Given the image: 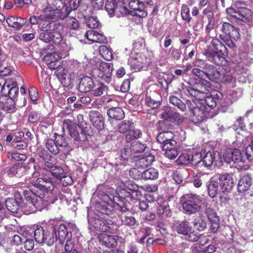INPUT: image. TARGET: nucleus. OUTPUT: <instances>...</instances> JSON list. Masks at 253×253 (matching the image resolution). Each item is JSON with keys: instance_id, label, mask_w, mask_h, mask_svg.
Here are the masks:
<instances>
[{"instance_id": "24", "label": "nucleus", "mask_w": 253, "mask_h": 253, "mask_svg": "<svg viewBox=\"0 0 253 253\" xmlns=\"http://www.w3.org/2000/svg\"><path fill=\"white\" fill-rule=\"evenodd\" d=\"M55 141L59 148L60 151L63 152L65 154H69L70 152L72 150L71 147L67 142L65 138L62 135H58L57 133H54Z\"/></svg>"}, {"instance_id": "2", "label": "nucleus", "mask_w": 253, "mask_h": 253, "mask_svg": "<svg viewBox=\"0 0 253 253\" xmlns=\"http://www.w3.org/2000/svg\"><path fill=\"white\" fill-rule=\"evenodd\" d=\"M125 188L120 189L117 196H113L114 206L122 212L129 210L128 205L130 201L138 200L142 197L139 187L133 181H128L125 184Z\"/></svg>"}, {"instance_id": "48", "label": "nucleus", "mask_w": 253, "mask_h": 253, "mask_svg": "<svg viewBox=\"0 0 253 253\" xmlns=\"http://www.w3.org/2000/svg\"><path fill=\"white\" fill-rule=\"evenodd\" d=\"M66 18L65 24L67 28L73 30L79 29L80 23L76 18L73 17H68V16Z\"/></svg>"}, {"instance_id": "36", "label": "nucleus", "mask_w": 253, "mask_h": 253, "mask_svg": "<svg viewBox=\"0 0 253 253\" xmlns=\"http://www.w3.org/2000/svg\"><path fill=\"white\" fill-rule=\"evenodd\" d=\"M216 154L218 155V156L219 155V154L214 151H209L205 154L202 159H201V161L202 160L203 164L206 167L209 168L211 167L215 162V155Z\"/></svg>"}, {"instance_id": "28", "label": "nucleus", "mask_w": 253, "mask_h": 253, "mask_svg": "<svg viewBox=\"0 0 253 253\" xmlns=\"http://www.w3.org/2000/svg\"><path fill=\"white\" fill-rule=\"evenodd\" d=\"M0 107L8 113H13L16 111L15 100L7 97L0 101Z\"/></svg>"}, {"instance_id": "46", "label": "nucleus", "mask_w": 253, "mask_h": 253, "mask_svg": "<svg viewBox=\"0 0 253 253\" xmlns=\"http://www.w3.org/2000/svg\"><path fill=\"white\" fill-rule=\"evenodd\" d=\"M165 156L170 160L174 159V145L172 142H166L163 145Z\"/></svg>"}, {"instance_id": "15", "label": "nucleus", "mask_w": 253, "mask_h": 253, "mask_svg": "<svg viewBox=\"0 0 253 253\" xmlns=\"http://www.w3.org/2000/svg\"><path fill=\"white\" fill-rule=\"evenodd\" d=\"M99 238L102 244L109 248H115L117 247L118 243H123L124 239L118 236L109 235L107 234H99Z\"/></svg>"}, {"instance_id": "12", "label": "nucleus", "mask_w": 253, "mask_h": 253, "mask_svg": "<svg viewBox=\"0 0 253 253\" xmlns=\"http://www.w3.org/2000/svg\"><path fill=\"white\" fill-rule=\"evenodd\" d=\"M32 184L35 188H37L42 192L45 190L53 192L55 188V184L52 181L51 178H38L35 181H32Z\"/></svg>"}, {"instance_id": "4", "label": "nucleus", "mask_w": 253, "mask_h": 253, "mask_svg": "<svg viewBox=\"0 0 253 253\" xmlns=\"http://www.w3.org/2000/svg\"><path fill=\"white\" fill-rule=\"evenodd\" d=\"M89 228L101 232L115 233L117 229L118 226L115 223L114 218L111 216H104L102 217L88 218Z\"/></svg>"}, {"instance_id": "26", "label": "nucleus", "mask_w": 253, "mask_h": 253, "mask_svg": "<svg viewBox=\"0 0 253 253\" xmlns=\"http://www.w3.org/2000/svg\"><path fill=\"white\" fill-rule=\"evenodd\" d=\"M56 233H58V240L61 244H63L65 240L71 239L72 233L71 231H68L66 226L60 224L57 228H55Z\"/></svg>"}, {"instance_id": "30", "label": "nucleus", "mask_w": 253, "mask_h": 253, "mask_svg": "<svg viewBox=\"0 0 253 253\" xmlns=\"http://www.w3.org/2000/svg\"><path fill=\"white\" fill-rule=\"evenodd\" d=\"M211 44L215 51L219 52L222 55H228V51L225 45L218 38L212 37Z\"/></svg>"}, {"instance_id": "59", "label": "nucleus", "mask_w": 253, "mask_h": 253, "mask_svg": "<svg viewBox=\"0 0 253 253\" xmlns=\"http://www.w3.org/2000/svg\"><path fill=\"white\" fill-rule=\"evenodd\" d=\"M58 180H59L62 186L64 187L71 185L73 182L72 177L67 172H65Z\"/></svg>"}, {"instance_id": "53", "label": "nucleus", "mask_w": 253, "mask_h": 253, "mask_svg": "<svg viewBox=\"0 0 253 253\" xmlns=\"http://www.w3.org/2000/svg\"><path fill=\"white\" fill-rule=\"evenodd\" d=\"M83 0H70L69 6H66V16L69 15L72 10H76L81 5Z\"/></svg>"}, {"instance_id": "8", "label": "nucleus", "mask_w": 253, "mask_h": 253, "mask_svg": "<svg viewBox=\"0 0 253 253\" xmlns=\"http://www.w3.org/2000/svg\"><path fill=\"white\" fill-rule=\"evenodd\" d=\"M186 104L193 114L191 120L194 124H200L208 118L209 112L206 107L203 104V103H200V106H195V104H193L190 100H187Z\"/></svg>"}, {"instance_id": "9", "label": "nucleus", "mask_w": 253, "mask_h": 253, "mask_svg": "<svg viewBox=\"0 0 253 253\" xmlns=\"http://www.w3.org/2000/svg\"><path fill=\"white\" fill-rule=\"evenodd\" d=\"M128 62L132 70L138 71L144 66L149 65L150 60L144 53L134 52H131Z\"/></svg>"}, {"instance_id": "57", "label": "nucleus", "mask_w": 253, "mask_h": 253, "mask_svg": "<svg viewBox=\"0 0 253 253\" xmlns=\"http://www.w3.org/2000/svg\"><path fill=\"white\" fill-rule=\"evenodd\" d=\"M14 83V79H9L5 81L2 87L1 90L0 92H1L2 94L5 96V98L7 97V95L8 94V91L9 90L10 87Z\"/></svg>"}, {"instance_id": "14", "label": "nucleus", "mask_w": 253, "mask_h": 253, "mask_svg": "<svg viewBox=\"0 0 253 253\" xmlns=\"http://www.w3.org/2000/svg\"><path fill=\"white\" fill-rule=\"evenodd\" d=\"M129 8L132 10L131 14L140 17H145L147 15L143 2L139 0H131L128 3Z\"/></svg>"}, {"instance_id": "50", "label": "nucleus", "mask_w": 253, "mask_h": 253, "mask_svg": "<svg viewBox=\"0 0 253 253\" xmlns=\"http://www.w3.org/2000/svg\"><path fill=\"white\" fill-rule=\"evenodd\" d=\"M46 148L50 152L54 155H56L60 151L55 140L52 139H48L45 143Z\"/></svg>"}, {"instance_id": "13", "label": "nucleus", "mask_w": 253, "mask_h": 253, "mask_svg": "<svg viewBox=\"0 0 253 253\" xmlns=\"http://www.w3.org/2000/svg\"><path fill=\"white\" fill-rule=\"evenodd\" d=\"M69 132L70 136L78 142H84L86 140V136L84 131L80 126L76 124L68 125Z\"/></svg>"}, {"instance_id": "47", "label": "nucleus", "mask_w": 253, "mask_h": 253, "mask_svg": "<svg viewBox=\"0 0 253 253\" xmlns=\"http://www.w3.org/2000/svg\"><path fill=\"white\" fill-rule=\"evenodd\" d=\"M146 148L145 144L136 141L131 143L129 149L131 154L134 155L143 152Z\"/></svg>"}, {"instance_id": "21", "label": "nucleus", "mask_w": 253, "mask_h": 253, "mask_svg": "<svg viewBox=\"0 0 253 253\" xmlns=\"http://www.w3.org/2000/svg\"><path fill=\"white\" fill-rule=\"evenodd\" d=\"M90 122L94 126L99 130L104 128V122L102 115L97 111L92 110L89 113Z\"/></svg>"}, {"instance_id": "54", "label": "nucleus", "mask_w": 253, "mask_h": 253, "mask_svg": "<svg viewBox=\"0 0 253 253\" xmlns=\"http://www.w3.org/2000/svg\"><path fill=\"white\" fill-rule=\"evenodd\" d=\"M199 100L200 101H204L206 105L211 108H214L217 105L216 100L214 99V97L212 96L211 94L209 95V93L206 94L203 99Z\"/></svg>"}, {"instance_id": "42", "label": "nucleus", "mask_w": 253, "mask_h": 253, "mask_svg": "<svg viewBox=\"0 0 253 253\" xmlns=\"http://www.w3.org/2000/svg\"><path fill=\"white\" fill-rule=\"evenodd\" d=\"M194 227L199 230L203 231L207 227V222L201 215L196 216L192 221Z\"/></svg>"}, {"instance_id": "16", "label": "nucleus", "mask_w": 253, "mask_h": 253, "mask_svg": "<svg viewBox=\"0 0 253 253\" xmlns=\"http://www.w3.org/2000/svg\"><path fill=\"white\" fill-rule=\"evenodd\" d=\"M43 60L48 67L52 70L56 69L61 66V57L57 52L46 54L44 56Z\"/></svg>"}, {"instance_id": "3", "label": "nucleus", "mask_w": 253, "mask_h": 253, "mask_svg": "<svg viewBox=\"0 0 253 253\" xmlns=\"http://www.w3.org/2000/svg\"><path fill=\"white\" fill-rule=\"evenodd\" d=\"M44 15L40 19L63 20L67 17L66 5L64 0H47V5L43 9Z\"/></svg>"}, {"instance_id": "61", "label": "nucleus", "mask_w": 253, "mask_h": 253, "mask_svg": "<svg viewBox=\"0 0 253 253\" xmlns=\"http://www.w3.org/2000/svg\"><path fill=\"white\" fill-rule=\"evenodd\" d=\"M38 156L41 158L45 163H49L51 155L46 150L43 149H39L37 151Z\"/></svg>"}, {"instance_id": "58", "label": "nucleus", "mask_w": 253, "mask_h": 253, "mask_svg": "<svg viewBox=\"0 0 253 253\" xmlns=\"http://www.w3.org/2000/svg\"><path fill=\"white\" fill-rule=\"evenodd\" d=\"M208 19V22L215 21L213 12L209 8H205L202 11V15H200L201 20L203 22L204 16Z\"/></svg>"}, {"instance_id": "40", "label": "nucleus", "mask_w": 253, "mask_h": 253, "mask_svg": "<svg viewBox=\"0 0 253 253\" xmlns=\"http://www.w3.org/2000/svg\"><path fill=\"white\" fill-rule=\"evenodd\" d=\"M40 30L42 32L39 34V39L46 43H50L51 30L47 29V25L41 26Z\"/></svg>"}, {"instance_id": "52", "label": "nucleus", "mask_w": 253, "mask_h": 253, "mask_svg": "<svg viewBox=\"0 0 253 253\" xmlns=\"http://www.w3.org/2000/svg\"><path fill=\"white\" fill-rule=\"evenodd\" d=\"M99 51L101 56L107 61H110L113 59L112 51L107 46L101 45L99 48Z\"/></svg>"}, {"instance_id": "44", "label": "nucleus", "mask_w": 253, "mask_h": 253, "mask_svg": "<svg viewBox=\"0 0 253 253\" xmlns=\"http://www.w3.org/2000/svg\"><path fill=\"white\" fill-rule=\"evenodd\" d=\"M141 135V131L140 129L135 128L134 127H133V128L130 129L126 134V139L127 142H130L140 138Z\"/></svg>"}, {"instance_id": "35", "label": "nucleus", "mask_w": 253, "mask_h": 253, "mask_svg": "<svg viewBox=\"0 0 253 253\" xmlns=\"http://www.w3.org/2000/svg\"><path fill=\"white\" fill-rule=\"evenodd\" d=\"M157 213L159 217H162L164 215L166 217H170L172 215V211L168 203L164 202L157 208Z\"/></svg>"}, {"instance_id": "17", "label": "nucleus", "mask_w": 253, "mask_h": 253, "mask_svg": "<svg viewBox=\"0 0 253 253\" xmlns=\"http://www.w3.org/2000/svg\"><path fill=\"white\" fill-rule=\"evenodd\" d=\"M201 154L200 153H196L192 155L191 159L190 155L187 154H182L175 162L178 165H186L191 162L192 165L197 166L201 163Z\"/></svg>"}, {"instance_id": "32", "label": "nucleus", "mask_w": 253, "mask_h": 253, "mask_svg": "<svg viewBox=\"0 0 253 253\" xmlns=\"http://www.w3.org/2000/svg\"><path fill=\"white\" fill-rule=\"evenodd\" d=\"M107 113L110 118L115 120H121L125 117V113L120 107L111 108L108 110Z\"/></svg>"}, {"instance_id": "27", "label": "nucleus", "mask_w": 253, "mask_h": 253, "mask_svg": "<svg viewBox=\"0 0 253 253\" xmlns=\"http://www.w3.org/2000/svg\"><path fill=\"white\" fill-rule=\"evenodd\" d=\"M93 82L92 79L88 76L83 77L80 82L78 89L82 93H86L91 91L93 87Z\"/></svg>"}, {"instance_id": "64", "label": "nucleus", "mask_w": 253, "mask_h": 253, "mask_svg": "<svg viewBox=\"0 0 253 253\" xmlns=\"http://www.w3.org/2000/svg\"><path fill=\"white\" fill-rule=\"evenodd\" d=\"M162 118L165 120L173 122L174 120V114L172 110L169 107L165 109V112L162 114Z\"/></svg>"}, {"instance_id": "39", "label": "nucleus", "mask_w": 253, "mask_h": 253, "mask_svg": "<svg viewBox=\"0 0 253 253\" xmlns=\"http://www.w3.org/2000/svg\"><path fill=\"white\" fill-rule=\"evenodd\" d=\"M134 127V123L130 120H125L121 122L118 126V129L119 132L125 133L128 132Z\"/></svg>"}, {"instance_id": "20", "label": "nucleus", "mask_w": 253, "mask_h": 253, "mask_svg": "<svg viewBox=\"0 0 253 253\" xmlns=\"http://www.w3.org/2000/svg\"><path fill=\"white\" fill-rule=\"evenodd\" d=\"M223 68H217L210 64L206 71V77L212 82L218 81L221 78V72Z\"/></svg>"}, {"instance_id": "45", "label": "nucleus", "mask_w": 253, "mask_h": 253, "mask_svg": "<svg viewBox=\"0 0 253 253\" xmlns=\"http://www.w3.org/2000/svg\"><path fill=\"white\" fill-rule=\"evenodd\" d=\"M122 225L129 226L134 228L136 224L135 218L132 216L123 215L119 216Z\"/></svg>"}, {"instance_id": "29", "label": "nucleus", "mask_w": 253, "mask_h": 253, "mask_svg": "<svg viewBox=\"0 0 253 253\" xmlns=\"http://www.w3.org/2000/svg\"><path fill=\"white\" fill-rule=\"evenodd\" d=\"M26 22L27 20L25 18L13 16H9L6 19L8 26L14 28L16 30H20L26 23Z\"/></svg>"}, {"instance_id": "33", "label": "nucleus", "mask_w": 253, "mask_h": 253, "mask_svg": "<svg viewBox=\"0 0 253 253\" xmlns=\"http://www.w3.org/2000/svg\"><path fill=\"white\" fill-rule=\"evenodd\" d=\"M251 185V178L248 175H244L239 180L237 189L239 192L243 193L247 191Z\"/></svg>"}, {"instance_id": "60", "label": "nucleus", "mask_w": 253, "mask_h": 253, "mask_svg": "<svg viewBox=\"0 0 253 253\" xmlns=\"http://www.w3.org/2000/svg\"><path fill=\"white\" fill-rule=\"evenodd\" d=\"M232 157V161L236 163L243 161V156L239 149L237 148H230Z\"/></svg>"}, {"instance_id": "22", "label": "nucleus", "mask_w": 253, "mask_h": 253, "mask_svg": "<svg viewBox=\"0 0 253 253\" xmlns=\"http://www.w3.org/2000/svg\"><path fill=\"white\" fill-rule=\"evenodd\" d=\"M113 201L114 200H113ZM114 203L115 201L113 202V206H111L105 201L97 202L95 203V209L97 211L102 213V215H104V216H110L113 213V207L115 208L114 206ZM116 209L118 210L117 208H116Z\"/></svg>"}, {"instance_id": "37", "label": "nucleus", "mask_w": 253, "mask_h": 253, "mask_svg": "<svg viewBox=\"0 0 253 253\" xmlns=\"http://www.w3.org/2000/svg\"><path fill=\"white\" fill-rule=\"evenodd\" d=\"M107 89L106 85L102 83L96 82L94 83L93 87L91 89V92L94 96H100L104 93L106 92Z\"/></svg>"}, {"instance_id": "34", "label": "nucleus", "mask_w": 253, "mask_h": 253, "mask_svg": "<svg viewBox=\"0 0 253 253\" xmlns=\"http://www.w3.org/2000/svg\"><path fill=\"white\" fill-rule=\"evenodd\" d=\"M154 161V156L148 155L138 159L136 162V165L138 168L144 169L149 166Z\"/></svg>"}, {"instance_id": "49", "label": "nucleus", "mask_w": 253, "mask_h": 253, "mask_svg": "<svg viewBox=\"0 0 253 253\" xmlns=\"http://www.w3.org/2000/svg\"><path fill=\"white\" fill-rule=\"evenodd\" d=\"M46 231H44L42 227L41 226L37 227L34 231V238L35 241L40 244L42 243L45 241V234Z\"/></svg>"}, {"instance_id": "10", "label": "nucleus", "mask_w": 253, "mask_h": 253, "mask_svg": "<svg viewBox=\"0 0 253 253\" xmlns=\"http://www.w3.org/2000/svg\"><path fill=\"white\" fill-rule=\"evenodd\" d=\"M176 231L179 234L185 236V239L190 242L197 241L199 236L192 231V228L187 221L181 222L177 226Z\"/></svg>"}, {"instance_id": "7", "label": "nucleus", "mask_w": 253, "mask_h": 253, "mask_svg": "<svg viewBox=\"0 0 253 253\" xmlns=\"http://www.w3.org/2000/svg\"><path fill=\"white\" fill-rule=\"evenodd\" d=\"M211 87V83L205 79L200 80L193 87H186L185 89L191 96L196 100H201L206 94H208L209 88Z\"/></svg>"}, {"instance_id": "23", "label": "nucleus", "mask_w": 253, "mask_h": 253, "mask_svg": "<svg viewBox=\"0 0 253 253\" xmlns=\"http://www.w3.org/2000/svg\"><path fill=\"white\" fill-rule=\"evenodd\" d=\"M221 73V78L218 81L224 84L234 86L236 83V78L231 71L223 68Z\"/></svg>"}, {"instance_id": "55", "label": "nucleus", "mask_w": 253, "mask_h": 253, "mask_svg": "<svg viewBox=\"0 0 253 253\" xmlns=\"http://www.w3.org/2000/svg\"><path fill=\"white\" fill-rule=\"evenodd\" d=\"M174 138V134L170 131L161 132L157 136V140L160 141V138H164L163 140L164 144L166 142H172Z\"/></svg>"}, {"instance_id": "43", "label": "nucleus", "mask_w": 253, "mask_h": 253, "mask_svg": "<svg viewBox=\"0 0 253 253\" xmlns=\"http://www.w3.org/2000/svg\"><path fill=\"white\" fill-rule=\"evenodd\" d=\"M238 19L244 22L248 21L252 15V11L246 7L238 8Z\"/></svg>"}, {"instance_id": "56", "label": "nucleus", "mask_w": 253, "mask_h": 253, "mask_svg": "<svg viewBox=\"0 0 253 253\" xmlns=\"http://www.w3.org/2000/svg\"><path fill=\"white\" fill-rule=\"evenodd\" d=\"M62 39V36L59 32L56 30H51V42L57 45L60 43Z\"/></svg>"}, {"instance_id": "38", "label": "nucleus", "mask_w": 253, "mask_h": 253, "mask_svg": "<svg viewBox=\"0 0 253 253\" xmlns=\"http://www.w3.org/2000/svg\"><path fill=\"white\" fill-rule=\"evenodd\" d=\"M158 170L153 168L145 170L141 173V177L144 180H155L158 177Z\"/></svg>"}, {"instance_id": "5", "label": "nucleus", "mask_w": 253, "mask_h": 253, "mask_svg": "<svg viewBox=\"0 0 253 253\" xmlns=\"http://www.w3.org/2000/svg\"><path fill=\"white\" fill-rule=\"evenodd\" d=\"M222 34H220L219 38L230 48L235 46V42L240 38V30L229 22H223L220 27Z\"/></svg>"}, {"instance_id": "62", "label": "nucleus", "mask_w": 253, "mask_h": 253, "mask_svg": "<svg viewBox=\"0 0 253 253\" xmlns=\"http://www.w3.org/2000/svg\"><path fill=\"white\" fill-rule=\"evenodd\" d=\"M144 101L146 105L152 109L158 108L161 105L160 101H156L148 95H146Z\"/></svg>"}, {"instance_id": "18", "label": "nucleus", "mask_w": 253, "mask_h": 253, "mask_svg": "<svg viewBox=\"0 0 253 253\" xmlns=\"http://www.w3.org/2000/svg\"><path fill=\"white\" fill-rule=\"evenodd\" d=\"M204 55L208 61L216 65L222 66L225 62V55H222L219 52L211 49H207L205 51Z\"/></svg>"}, {"instance_id": "25", "label": "nucleus", "mask_w": 253, "mask_h": 253, "mask_svg": "<svg viewBox=\"0 0 253 253\" xmlns=\"http://www.w3.org/2000/svg\"><path fill=\"white\" fill-rule=\"evenodd\" d=\"M43 169L50 172L52 176L58 179L64 174V171L61 167L55 166L52 163H45Z\"/></svg>"}, {"instance_id": "41", "label": "nucleus", "mask_w": 253, "mask_h": 253, "mask_svg": "<svg viewBox=\"0 0 253 253\" xmlns=\"http://www.w3.org/2000/svg\"><path fill=\"white\" fill-rule=\"evenodd\" d=\"M44 240L45 241H44L43 243H45L48 246L53 245L57 241V236L55 228H54L51 232L46 231V233L45 234Z\"/></svg>"}, {"instance_id": "63", "label": "nucleus", "mask_w": 253, "mask_h": 253, "mask_svg": "<svg viewBox=\"0 0 253 253\" xmlns=\"http://www.w3.org/2000/svg\"><path fill=\"white\" fill-rule=\"evenodd\" d=\"M181 15L183 20L190 22L192 17L190 16V9L186 4H183L181 9Z\"/></svg>"}, {"instance_id": "1", "label": "nucleus", "mask_w": 253, "mask_h": 253, "mask_svg": "<svg viewBox=\"0 0 253 253\" xmlns=\"http://www.w3.org/2000/svg\"><path fill=\"white\" fill-rule=\"evenodd\" d=\"M23 194L28 203H24L21 194L18 192L14 193V198H8L5 201L4 206L13 213H17L21 209L26 214L41 211L47 205L44 199V193L39 192L34 189L24 190Z\"/></svg>"}, {"instance_id": "6", "label": "nucleus", "mask_w": 253, "mask_h": 253, "mask_svg": "<svg viewBox=\"0 0 253 253\" xmlns=\"http://www.w3.org/2000/svg\"><path fill=\"white\" fill-rule=\"evenodd\" d=\"M204 200V198L198 195H187L185 200L182 203L183 209L185 213L188 214L200 212L202 210L201 204Z\"/></svg>"}, {"instance_id": "11", "label": "nucleus", "mask_w": 253, "mask_h": 253, "mask_svg": "<svg viewBox=\"0 0 253 253\" xmlns=\"http://www.w3.org/2000/svg\"><path fill=\"white\" fill-rule=\"evenodd\" d=\"M105 8L110 16L112 17L115 15L118 17L125 15L128 11L126 7L119 6L115 0H107Z\"/></svg>"}, {"instance_id": "51", "label": "nucleus", "mask_w": 253, "mask_h": 253, "mask_svg": "<svg viewBox=\"0 0 253 253\" xmlns=\"http://www.w3.org/2000/svg\"><path fill=\"white\" fill-rule=\"evenodd\" d=\"M219 183L217 181L211 180L208 187V194L211 198L216 196L218 190Z\"/></svg>"}, {"instance_id": "19", "label": "nucleus", "mask_w": 253, "mask_h": 253, "mask_svg": "<svg viewBox=\"0 0 253 253\" xmlns=\"http://www.w3.org/2000/svg\"><path fill=\"white\" fill-rule=\"evenodd\" d=\"M219 185L223 192H230L235 185L232 176L228 173L221 174L219 177Z\"/></svg>"}, {"instance_id": "31", "label": "nucleus", "mask_w": 253, "mask_h": 253, "mask_svg": "<svg viewBox=\"0 0 253 253\" xmlns=\"http://www.w3.org/2000/svg\"><path fill=\"white\" fill-rule=\"evenodd\" d=\"M25 172V169L21 164L16 163L9 168L7 171V175L9 177L22 176Z\"/></svg>"}]
</instances>
